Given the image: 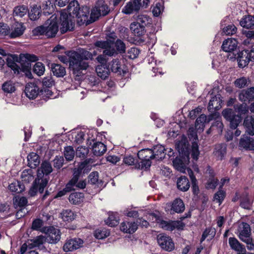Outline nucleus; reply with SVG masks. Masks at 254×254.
Returning <instances> with one entry per match:
<instances>
[{
  "mask_svg": "<svg viewBox=\"0 0 254 254\" xmlns=\"http://www.w3.org/2000/svg\"><path fill=\"white\" fill-rule=\"evenodd\" d=\"M96 53H93L83 49H79L78 51H73L69 55V68L74 73H77L81 70L86 69L89 66L88 62L85 60H92L93 56Z\"/></svg>",
  "mask_w": 254,
  "mask_h": 254,
  "instance_id": "1",
  "label": "nucleus"
},
{
  "mask_svg": "<svg viewBox=\"0 0 254 254\" xmlns=\"http://www.w3.org/2000/svg\"><path fill=\"white\" fill-rule=\"evenodd\" d=\"M189 144L186 139L178 141L176 148L179 153V156L173 161L174 167L181 172L185 173L187 166L190 162Z\"/></svg>",
  "mask_w": 254,
  "mask_h": 254,
  "instance_id": "2",
  "label": "nucleus"
},
{
  "mask_svg": "<svg viewBox=\"0 0 254 254\" xmlns=\"http://www.w3.org/2000/svg\"><path fill=\"white\" fill-rule=\"evenodd\" d=\"M238 114L236 115L232 109H225L222 111L224 118L230 122V127L232 129H236L242 120V115L247 114L249 112V107L246 104H241L235 107Z\"/></svg>",
  "mask_w": 254,
  "mask_h": 254,
  "instance_id": "3",
  "label": "nucleus"
},
{
  "mask_svg": "<svg viewBox=\"0 0 254 254\" xmlns=\"http://www.w3.org/2000/svg\"><path fill=\"white\" fill-rule=\"evenodd\" d=\"M68 13L75 15L78 19L77 22L80 24H89L93 22L92 19H88L90 9L88 6H82L81 8L79 7V4L76 0L71 1L67 7Z\"/></svg>",
  "mask_w": 254,
  "mask_h": 254,
  "instance_id": "4",
  "label": "nucleus"
},
{
  "mask_svg": "<svg viewBox=\"0 0 254 254\" xmlns=\"http://www.w3.org/2000/svg\"><path fill=\"white\" fill-rule=\"evenodd\" d=\"M137 156L141 161L135 164V169L146 170L150 167L151 160L152 159L153 156L151 149L145 148L140 150L137 153Z\"/></svg>",
  "mask_w": 254,
  "mask_h": 254,
  "instance_id": "5",
  "label": "nucleus"
},
{
  "mask_svg": "<svg viewBox=\"0 0 254 254\" xmlns=\"http://www.w3.org/2000/svg\"><path fill=\"white\" fill-rule=\"evenodd\" d=\"M61 32L65 33L68 31H72L74 27V20L71 18V14L68 13L67 10H64L61 13Z\"/></svg>",
  "mask_w": 254,
  "mask_h": 254,
  "instance_id": "6",
  "label": "nucleus"
},
{
  "mask_svg": "<svg viewBox=\"0 0 254 254\" xmlns=\"http://www.w3.org/2000/svg\"><path fill=\"white\" fill-rule=\"evenodd\" d=\"M109 11L110 9L107 4L103 0H99L91 10L90 18L92 21H95L100 16L108 14Z\"/></svg>",
  "mask_w": 254,
  "mask_h": 254,
  "instance_id": "7",
  "label": "nucleus"
},
{
  "mask_svg": "<svg viewBox=\"0 0 254 254\" xmlns=\"http://www.w3.org/2000/svg\"><path fill=\"white\" fill-rule=\"evenodd\" d=\"M157 220L159 227L167 231H173L175 229L183 230L185 227V224L179 220L166 221L163 219H157Z\"/></svg>",
  "mask_w": 254,
  "mask_h": 254,
  "instance_id": "8",
  "label": "nucleus"
},
{
  "mask_svg": "<svg viewBox=\"0 0 254 254\" xmlns=\"http://www.w3.org/2000/svg\"><path fill=\"white\" fill-rule=\"evenodd\" d=\"M251 235L250 226L248 223H245L243 224V229L240 232L239 237L241 241L247 244V249L249 250L254 249V242Z\"/></svg>",
  "mask_w": 254,
  "mask_h": 254,
  "instance_id": "9",
  "label": "nucleus"
},
{
  "mask_svg": "<svg viewBox=\"0 0 254 254\" xmlns=\"http://www.w3.org/2000/svg\"><path fill=\"white\" fill-rule=\"evenodd\" d=\"M157 240L162 249L169 252L175 249V243L169 236L163 233L160 234L157 236Z\"/></svg>",
  "mask_w": 254,
  "mask_h": 254,
  "instance_id": "10",
  "label": "nucleus"
},
{
  "mask_svg": "<svg viewBox=\"0 0 254 254\" xmlns=\"http://www.w3.org/2000/svg\"><path fill=\"white\" fill-rule=\"evenodd\" d=\"M79 175L74 173L73 177L66 184L65 188L63 190H75L76 189H84L86 186V182L84 180L78 181Z\"/></svg>",
  "mask_w": 254,
  "mask_h": 254,
  "instance_id": "11",
  "label": "nucleus"
},
{
  "mask_svg": "<svg viewBox=\"0 0 254 254\" xmlns=\"http://www.w3.org/2000/svg\"><path fill=\"white\" fill-rule=\"evenodd\" d=\"M45 233L47 235L46 238L47 241L50 244H56L61 239L60 230L54 226L48 227Z\"/></svg>",
  "mask_w": 254,
  "mask_h": 254,
  "instance_id": "12",
  "label": "nucleus"
},
{
  "mask_svg": "<svg viewBox=\"0 0 254 254\" xmlns=\"http://www.w3.org/2000/svg\"><path fill=\"white\" fill-rule=\"evenodd\" d=\"M168 210H166V211L168 213L172 215L175 213H181L185 209L184 202L179 198H176L171 203L168 204Z\"/></svg>",
  "mask_w": 254,
  "mask_h": 254,
  "instance_id": "13",
  "label": "nucleus"
},
{
  "mask_svg": "<svg viewBox=\"0 0 254 254\" xmlns=\"http://www.w3.org/2000/svg\"><path fill=\"white\" fill-rule=\"evenodd\" d=\"M111 70L120 75H124L127 71V67L119 59L113 60L109 64Z\"/></svg>",
  "mask_w": 254,
  "mask_h": 254,
  "instance_id": "14",
  "label": "nucleus"
},
{
  "mask_svg": "<svg viewBox=\"0 0 254 254\" xmlns=\"http://www.w3.org/2000/svg\"><path fill=\"white\" fill-rule=\"evenodd\" d=\"M83 241L80 238L70 239L66 241L63 247L65 252H72L82 246Z\"/></svg>",
  "mask_w": 254,
  "mask_h": 254,
  "instance_id": "15",
  "label": "nucleus"
},
{
  "mask_svg": "<svg viewBox=\"0 0 254 254\" xmlns=\"http://www.w3.org/2000/svg\"><path fill=\"white\" fill-rule=\"evenodd\" d=\"M45 36L47 38L55 37L59 31V26L56 21L48 20L44 24Z\"/></svg>",
  "mask_w": 254,
  "mask_h": 254,
  "instance_id": "16",
  "label": "nucleus"
},
{
  "mask_svg": "<svg viewBox=\"0 0 254 254\" xmlns=\"http://www.w3.org/2000/svg\"><path fill=\"white\" fill-rule=\"evenodd\" d=\"M95 46L104 49L103 54L108 56H113L117 53L111 42L99 41L95 43Z\"/></svg>",
  "mask_w": 254,
  "mask_h": 254,
  "instance_id": "17",
  "label": "nucleus"
},
{
  "mask_svg": "<svg viewBox=\"0 0 254 254\" xmlns=\"http://www.w3.org/2000/svg\"><path fill=\"white\" fill-rule=\"evenodd\" d=\"M254 201V196L250 195L247 191H244L240 197V206L246 209L252 208Z\"/></svg>",
  "mask_w": 254,
  "mask_h": 254,
  "instance_id": "18",
  "label": "nucleus"
},
{
  "mask_svg": "<svg viewBox=\"0 0 254 254\" xmlns=\"http://www.w3.org/2000/svg\"><path fill=\"white\" fill-rule=\"evenodd\" d=\"M138 225L134 221H124L121 223L120 230L124 233L132 234L137 230Z\"/></svg>",
  "mask_w": 254,
  "mask_h": 254,
  "instance_id": "19",
  "label": "nucleus"
},
{
  "mask_svg": "<svg viewBox=\"0 0 254 254\" xmlns=\"http://www.w3.org/2000/svg\"><path fill=\"white\" fill-rule=\"evenodd\" d=\"M240 101L243 102L254 100V87L242 90L238 96Z\"/></svg>",
  "mask_w": 254,
  "mask_h": 254,
  "instance_id": "20",
  "label": "nucleus"
},
{
  "mask_svg": "<svg viewBox=\"0 0 254 254\" xmlns=\"http://www.w3.org/2000/svg\"><path fill=\"white\" fill-rule=\"evenodd\" d=\"M238 66L244 68L248 65L251 61L249 55V50H244L238 53L237 57Z\"/></svg>",
  "mask_w": 254,
  "mask_h": 254,
  "instance_id": "21",
  "label": "nucleus"
},
{
  "mask_svg": "<svg viewBox=\"0 0 254 254\" xmlns=\"http://www.w3.org/2000/svg\"><path fill=\"white\" fill-rule=\"evenodd\" d=\"M239 147L241 149L254 150V139L243 135L240 140Z\"/></svg>",
  "mask_w": 254,
  "mask_h": 254,
  "instance_id": "22",
  "label": "nucleus"
},
{
  "mask_svg": "<svg viewBox=\"0 0 254 254\" xmlns=\"http://www.w3.org/2000/svg\"><path fill=\"white\" fill-rule=\"evenodd\" d=\"M25 93L28 98L34 99L38 95L39 88L35 83H29L26 85Z\"/></svg>",
  "mask_w": 254,
  "mask_h": 254,
  "instance_id": "23",
  "label": "nucleus"
},
{
  "mask_svg": "<svg viewBox=\"0 0 254 254\" xmlns=\"http://www.w3.org/2000/svg\"><path fill=\"white\" fill-rule=\"evenodd\" d=\"M222 103V100L221 99V95L217 94L212 97L208 103V110L211 112H212L213 110L215 111L218 110L221 108Z\"/></svg>",
  "mask_w": 254,
  "mask_h": 254,
  "instance_id": "24",
  "label": "nucleus"
},
{
  "mask_svg": "<svg viewBox=\"0 0 254 254\" xmlns=\"http://www.w3.org/2000/svg\"><path fill=\"white\" fill-rule=\"evenodd\" d=\"M226 145L224 143L218 144L215 146L213 154L217 160H222L224 158L226 154Z\"/></svg>",
  "mask_w": 254,
  "mask_h": 254,
  "instance_id": "25",
  "label": "nucleus"
},
{
  "mask_svg": "<svg viewBox=\"0 0 254 254\" xmlns=\"http://www.w3.org/2000/svg\"><path fill=\"white\" fill-rule=\"evenodd\" d=\"M48 182V180L47 178H40V176L39 177L38 175V178L35 180L30 190H44Z\"/></svg>",
  "mask_w": 254,
  "mask_h": 254,
  "instance_id": "26",
  "label": "nucleus"
},
{
  "mask_svg": "<svg viewBox=\"0 0 254 254\" xmlns=\"http://www.w3.org/2000/svg\"><path fill=\"white\" fill-rule=\"evenodd\" d=\"M238 42L234 38H228L223 41L222 49L226 52H231L237 47Z\"/></svg>",
  "mask_w": 254,
  "mask_h": 254,
  "instance_id": "27",
  "label": "nucleus"
},
{
  "mask_svg": "<svg viewBox=\"0 0 254 254\" xmlns=\"http://www.w3.org/2000/svg\"><path fill=\"white\" fill-rule=\"evenodd\" d=\"M212 120H216V121L213 123L212 127H216L218 129V132L222 133L223 128V124L218 112H215L208 116V122Z\"/></svg>",
  "mask_w": 254,
  "mask_h": 254,
  "instance_id": "28",
  "label": "nucleus"
},
{
  "mask_svg": "<svg viewBox=\"0 0 254 254\" xmlns=\"http://www.w3.org/2000/svg\"><path fill=\"white\" fill-rule=\"evenodd\" d=\"M152 149V159H155L156 160H161L164 158L165 156V148L160 144L154 146Z\"/></svg>",
  "mask_w": 254,
  "mask_h": 254,
  "instance_id": "29",
  "label": "nucleus"
},
{
  "mask_svg": "<svg viewBox=\"0 0 254 254\" xmlns=\"http://www.w3.org/2000/svg\"><path fill=\"white\" fill-rule=\"evenodd\" d=\"M27 198L25 196L16 195L13 197V204L15 208H20L21 210L28 205Z\"/></svg>",
  "mask_w": 254,
  "mask_h": 254,
  "instance_id": "30",
  "label": "nucleus"
},
{
  "mask_svg": "<svg viewBox=\"0 0 254 254\" xmlns=\"http://www.w3.org/2000/svg\"><path fill=\"white\" fill-rule=\"evenodd\" d=\"M139 9V6L137 4V0H130L123 8L122 12L126 14H130Z\"/></svg>",
  "mask_w": 254,
  "mask_h": 254,
  "instance_id": "31",
  "label": "nucleus"
},
{
  "mask_svg": "<svg viewBox=\"0 0 254 254\" xmlns=\"http://www.w3.org/2000/svg\"><path fill=\"white\" fill-rule=\"evenodd\" d=\"M246 131L251 135H254V117L252 116L246 117L244 121Z\"/></svg>",
  "mask_w": 254,
  "mask_h": 254,
  "instance_id": "32",
  "label": "nucleus"
},
{
  "mask_svg": "<svg viewBox=\"0 0 254 254\" xmlns=\"http://www.w3.org/2000/svg\"><path fill=\"white\" fill-rule=\"evenodd\" d=\"M106 146L100 141L94 142L92 145L93 153L96 156L102 155L106 151Z\"/></svg>",
  "mask_w": 254,
  "mask_h": 254,
  "instance_id": "33",
  "label": "nucleus"
},
{
  "mask_svg": "<svg viewBox=\"0 0 254 254\" xmlns=\"http://www.w3.org/2000/svg\"><path fill=\"white\" fill-rule=\"evenodd\" d=\"M38 60V57L33 54H24L19 56V62L21 64H26L28 66L30 65L31 62H35Z\"/></svg>",
  "mask_w": 254,
  "mask_h": 254,
  "instance_id": "34",
  "label": "nucleus"
},
{
  "mask_svg": "<svg viewBox=\"0 0 254 254\" xmlns=\"http://www.w3.org/2000/svg\"><path fill=\"white\" fill-rule=\"evenodd\" d=\"M84 198L83 192L75 191L69 195L68 199L71 203L78 205L83 202Z\"/></svg>",
  "mask_w": 254,
  "mask_h": 254,
  "instance_id": "35",
  "label": "nucleus"
},
{
  "mask_svg": "<svg viewBox=\"0 0 254 254\" xmlns=\"http://www.w3.org/2000/svg\"><path fill=\"white\" fill-rule=\"evenodd\" d=\"M96 71L99 77L103 79L107 78L110 73L109 67L106 64H99L96 67Z\"/></svg>",
  "mask_w": 254,
  "mask_h": 254,
  "instance_id": "36",
  "label": "nucleus"
},
{
  "mask_svg": "<svg viewBox=\"0 0 254 254\" xmlns=\"http://www.w3.org/2000/svg\"><path fill=\"white\" fill-rule=\"evenodd\" d=\"M130 29L132 33L137 36H142L145 32V27L135 21L130 24Z\"/></svg>",
  "mask_w": 254,
  "mask_h": 254,
  "instance_id": "37",
  "label": "nucleus"
},
{
  "mask_svg": "<svg viewBox=\"0 0 254 254\" xmlns=\"http://www.w3.org/2000/svg\"><path fill=\"white\" fill-rule=\"evenodd\" d=\"M25 30V27L23 23H17L15 24L13 29L10 33V37L11 38H15L21 36Z\"/></svg>",
  "mask_w": 254,
  "mask_h": 254,
  "instance_id": "38",
  "label": "nucleus"
},
{
  "mask_svg": "<svg viewBox=\"0 0 254 254\" xmlns=\"http://www.w3.org/2000/svg\"><path fill=\"white\" fill-rule=\"evenodd\" d=\"M119 214L117 212H111L109 217L105 221L106 224L110 227H114L117 226L119 223Z\"/></svg>",
  "mask_w": 254,
  "mask_h": 254,
  "instance_id": "39",
  "label": "nucleus"
},
{
  "mask_svg": "<svg viewBox=\"0 0 254 254\" xmlns=\"http://www.w3.org/2000/svg\"><path fill=\"white\" fill-rule=\"evenodd\" d=\"M241 26L247 29L254 28V16L248 15L244 17L240 21Z\"/></svg>",
  "mask_w": 254,
  "mask_h": 254,
  "instance_id": "40",
  "label": "nucleus"
},
{
  "mask_svg": "<svg viewBox=\"0 0 254 254\" xmlns=\"http://www.w3.org/2000/svg\"><path fill=\"white\" fill-rule=\"evenodd\" d=\"M28 165L31 168H36L40 163L39 155L34 152L30 153L27 156Z\"/></svg>",
  "mask_w": 254,
  "mask_h": 254,
  "instance_id": "41",
  "label": "nucleus"
},
{
  "mask_svg": "<svg viewBox=\"0 0 254 254\" xmlns=\"http://www.w3.org/2000/svg\"><path fill=\"white\" fill-rule=\"evenodd\" d=\"M177 185L180 190H188L190 187L189 180L185 176L180 177L177 180Z\"/></svg>",
  "mask_w": 254,
  "mask_h": 254,
  "instance_id": "42",
  "label": "nucleus"
},
{
  "mask_svg": "<svg viewBox=\"0 0 254 254\" xmlns=\"http://www.w3.org/2000/svg\"><path fill=\"white\" fill-rule=\"evenodd\" d=\"M229 244L232 250L239 253H242L244 249V246L235 237H230L229 238Z\"/></svg>",
  "mask_w": 254,
  "mask_h": 254,
  "instance_id": "43",
  "label": "nucleus"
},
{
  "mask_svg": "<svg viewBox=\"0 0 254 254\" xmlns=\"http://www.w3.org/2000/svg\"><path fill=\"white\" fill-rule=\"evenodd\" d=\"M52 171V167L51 164L47 161L43 162L41 167L38 170V175L40 177L42 174L48 175Z\"/></svg>",
  "mask_w": 254,
  "mask_h": 254,
  "instance_id": "44",
  "label": "nucleus"
},
{
  "mask_svg": "<svg viewBox=\"0 0 254 254\" xmlns=\"http://www.w3.org/2000/svg\"><path fill=\"white\" fill-rule=\"evenodd\" d=\"M51 68L54 75L57 77H63L65 74V68L60 64H52Z\"/></svg>",
  "mask_w": 254,
  "mask_h": 254,
  "instance_id": "45",
  "label": "nucleus"
},
{
  "mask_svg": "<svg viewBox=\"0 0 254 254\" xmlns=\"http://www.w3.org/2000/svg\"><path fill=\"white\" fill-rule=\"evenodd\" d=\"M6 64L13 71L14 74H18L20 73L21 69L14 62L13 57L10 56L7 58Z\"/></svg>",
  "mask_w": 254,
  "mask_h": 254,
  "instance_id": "46",
  "label": "nucleus"
},
{
  "mask_svg": "<svg viewBox=\"0 0 254 254\" xmlns=\"http://www.w3.org/2000/svg\"><path fill=\"white\" fill-rule=\"evenodd\" d=\"M207 121V117L204 114H201L197 119L196 120L195 127L197 130L203 131L204 125Z\"/></svg>",
  "mask_w": 254,
  "mask_h": 254,
  "instance_id": "47",
  "label": "nucleus"
},
{
  "mask_svg": "<svg viewBox=\"0 0 254 254\" xmlns=\"http://www.w3.org/2000/svg\"><path fill=\"white\" fill-rule=\"evenodd\" d=\"M41 9L37 5H34L29 11L28 16L32 20L38 19L41 15Z\"/></svg>",
  "mask_w": 254,
  "mask_h": 254,
  "instance_id": "48",
  "label": "nucleus"
},
{
  "mask_svg": "<svg viewBox=\"0 0 254 254\" xmlns=\"http://www.w3.org/2000/svg\"><path fill=\"white\" fill-rule=\"evenodd\" d=\"M28 12V8L25 5H19L14 7L13 9V15L20 17L24 16Z\"/></svg>",
  "mask_w": 254,
  "mask_h": 254,
  "instance_id": "49",
  "label": "nucleus"
},
{
  "mask_svg": "<svg viewBox=\"0 0 254 254\" xmlns=\"http://www.w3.org/2000/svg\"><path fill=\"white\" fill-rule=\"evenodd\" d=\"M61 214L64 221L70 222L75 218L73 212L70 209L63 210Z\"/></svg>",
  "mask_w": 254,
  "mask_h": 254,
  "instance_id": "50",
  "label": "nucleus"
},
{
  "mask_svg": "<svg viewBox=\"0 0 254 254\" xmlns=\"http://www.w3.org/2000/svg\"><path fill=\"white\" fill-rule=\"evenodd\" d=\"M21 178L23 182L28 183L33 179L32 170L31 169H25L23 171L21 175Z\"/></svg>",
  "mask_w": 254,
  "mask_h": 254,
  "instance_id": "51",
  "label": "nucleus"
},
{
  "mask_svg": "<svg viewBox=\"0 0 254 254\" xmlns=\"http://www.w3.org/2000/svg\"><path fill=\"white\" fill-rule=\"evenodd\" d=\"M109 234L110 232L105 229H98L94 232V237L95 238L99 240H102L107 238L109 236Z\"/></svg>",
  "mask_w": 254,
  "mask_h": 254,
  "instance_id": "52",
  "label": "nucleus"
},
{
  "mask_svg": "<svg viewBox=\"0 0 254 254\" xmlns=\"http://www.w3.org/2000/svg\"><path fill=\"white\" fill-rule=\"evenodd\" d=\"M74 155L75 152L72 147L68 146L64 148V155L67 160H72L74 157Z\"/></svg>",
  "mask_w": 254,
  "mask_h": 254,
  "instance_id": "53",
  "label": "nucleus"
},
{
  "mask_svg": "<svg viewBox=\"0 0 254 254\" xmlns=\"http://www.w3.org/2000/svg\"><path fill=\"white\" fill-rule=\"evenodd\" d=\"M2 89L4 92L7 93H11L15 90L14 83L10 81L4 82L2 84Z\"/></svg>",
  "mask_w": 254,
  "mask_h": 254,
  "instance_id": "54",
  "label": "nucleus"
},
{
  "mask_svg": "<svg viewBox=\"0 0 254 254\" xmlns=\"http://www.w3.org/2000/svg\"><path fill=\"white\" fill-rule=\"evenodd\" d=\"M149 20L150 18L147 15L140 14L137 16L135 22L145 27L149 23Z\"/></svg>",
  "mask_w": 254,
  "mask_h": 254,
  "instance_id": "55",
  "label": "nucleus"
},
{
  "mask_svg": "<svg viewBox=\"0 0 254 254\" xmlns=\"http://www.w3.org/2000/svg\"><path fill=\"white\" fill-rule=\"evenodd\" d=\"M33 71L39 76L43 75L45 71L44 65L41 62L36 63L34 66Z\"/></svg>",
  "mask_w": 254,
  "mask_h": 254,
  "instance_id": "56",
  "label": "nucleus"
},
{
  "mask_svg": "<svg viewBox=\"0 0 254 254\" xmlns=\"http://www.w3.org/2000/svg\"><path fill=\"white\" fill-rule=\"evenodd\" d=\"M8 187L9 190H23L24 189L23 185L18 181H14L11 183Z\"/></svg>",
  "mask_w": 254,
  "mask_h": 254,
  "instance_id": "57",
  "label": "nucleus"
},
{
  "mask_svg": "<svg viewBox=\"0 0 254 254\" xmlns=\"http://www.w3.org/2000/svg\"><path fill=\"white\" fill-rule=\"evenodd\" d=\"M191 155L192 158L194 160H197L198 159V156L199 155V151L198 149V144L193 142L192 143L191 146Z\"/></svg>",
  "mask_w": 254,
  "mask_h": 254,
  "instance_id": "58",
  "label": "nucleus"
},
{
  "mask_svg": "<svg viewBox=\"0 0 254 254\" xmlns=\"http://www.w3.org/2000/svg\"><path fill=\"white\" fill-rule=\"evenodd\" d=\"M164 6L162 3L157 2L152 8V13L154 16L157 17L163 12Z\"/></svg>",
  "mask_w": 254,
  "mask_h": 254,
  "instance_id": "59",
  "label": "nucleus"
},
{
  "mask_svg": "<svg viewBox=\"0 0 254 254\" xmlns=\"http://www.w3.org/2000/svg\"><path fill=\"white\" fill-rule=\"evenodd\" d=\"M226 191H216L213 196L214 200H216L220 205L226 196Z\"/></svg>",
  "mask_w": 254,
  "mask_h": 254,
  "instance_id": "60",
  "label": "nucleus"
},
{
  "mask_svg": "<svg viewBox=\"0 0 254 254\" xmlns=\"http://www.w3.org/2000/svg\"><path fill=\"white\" fill-rule=\"evenodd\" d=\"M140 51L135 47L131 48L127 52V56L130 59H134L139 55Z\"/></svg>",
  "mask_w": 254,
  "mask_h": 254,
  "instance_id": "61",
  "label": "nucleus"
},
{
  "mask_svg": "<svg viewBox=\"0 0 254 254\" xmlns=\"http://www.w3.org/2000/svg\"><path fill=\"white\" fill-rule=\"evenodd\" d=\"M237 28L233 25H229L223 28V33L225 35H233L236 32Z\"/></svg>",
  "mask_w": 254,
  "mask_h": 254,
  "instance_id": "62",
  "label": "nucleus"
},
{
  "mask_svg": "<svg viewBox=\"0 0 254 254\" xmlns=\"http://www.w3.org/2000/svg\"><path fill=\"white\" fill-rule=\"evenodd\" d=\"M89 182L91 184H98L99 173L97 171L91 172L88 176Z\"/></svg>",
  "mask_w": 254,
  "mask_h": 254,
  "instance_id": "63",
  "label": "nucleus"
},
{
  "mask_svg": "<svg viewBox=\"0 0 254 254\" xmlns=\"http://www.w3.org/2000/svg\"><path fill=\"white\" fill-rule=\"evenodd\" d=\"M88 153V149L85 146H79L76 150V155L79 157L84 158Z\"/></svg>",
  "mask_w": 254,
  "mask_h": 254,
  "instance_id": "64",
  "label": "nucleus"
}]
</instances>
